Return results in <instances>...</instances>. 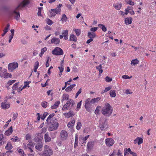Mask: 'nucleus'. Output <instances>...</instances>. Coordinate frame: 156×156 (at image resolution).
<instances>
[{
	"label": "nucleus",
	"mask_w": 156,
	"mask_h": 156,
	"mask_svg": "<svg viewBox=\"0 0 156 156\" xmlns=\"http://www.w3.org/2000/svg\"><path fill=\"white\" fill-rule=\"evenodd\" d=\"M101 112L103 115L109 116L112 112L113 108L110 104L106 102L105 103L104 106L102 108Z\"/></svg>",
	"instance_id": "f257e3e1"
},
{
	"label": "nucleus",
	"mask_w": 156,
	"mask_h": 156,
	"mask_svg": "<svg viewBox=\"0 0 156 156\" xmlns=\"http://www.w3.org/2000/svg\"><path fill=\"white\" fill-rule=\"evenodd\" d=\"M53 154V151L51 148L48 145H45L44 150L41 154L42 156H50Z\"/></svg>",
	"instance_id": "f03ea898"
},
{
	"label": "nucleus",
	"mask_w": 156,
	"mask_h": 156,
	"mask_svg": "<svg viewBox=\"0 0 156 156\" xmlns=\"http://www.w3.org/2000/svg\"><path fill=\"white\" fill-rule=\"evenodd\" d=\"M62 6V4H59L58 6V8L51 9L50 11V16H54L56 14H60L61 10L60 8Z\"/></svg>",
	"instance_id": "7ed1b4c3"
},
{
	"label": "nucleus",
	"mask_w": 156,
	"mask_h": 156,
	"mask_svg": "<svg viewBox=\"0 0 156 156\" xmlns=\"http://www.w3.org/2000/svg\"><path fill=\"white\" fill-rule=\"evenodd\" d=\"M75 104L74 101L71 99H70L69 101H67L66 103L63 106L62 109L63 111H66L67 110L70 106H73Z\"/></svg>",
	"instance_id": "20e7f679"
},
{
	"label": "nucleus",
	"mask_w": 156,
	"mask_h": 156,
	"mask_svg": "<svg viewBox=\"0 0 156 156\" xmlns=\"http://www.w3.org/2000/svg\"><path fill=\"white\" fill-rule=\"evenodd\" d=\"M18 67V64L16 62L9 63L8 66V69L10 72H13Z\"/></svg>",
	"instance_id": "39448f33"
},
{
	"label": "nucleus",
	"mask_w": 156,
	"mask_h": 156,
	"mask_svg": "<svg viewBox=\"0 0 156 156\" xmlns=\"http://www.w3.org/2000/svg\"><path fill=\"white\" fill-rule=\"evenodd\" d=\"M0 76L2 77L7 79L8 78H11L12 77V75L8 73L7 69H5L0 72Z\"/></svg>",
	"instance_id": "423d86ee"
},
{
	"label": "nucleus",
	"mask_w": 156,
	"mask_h": 156,
	"mask_svg": "<svg viewBox=\"0 0 156 156\" xmlns=\"http://www.w3.org/2000/svg\"><path fill=\"white\" fill-rule=\"evenodd\" d=\"M48 125L51 127H58L57 120L55 118H52L48 122H47Z\"/></svg>",
	"instance_id": "0eeeda50"
},
{
	"label": "nucleus",
	"mask_w": 156,
	"mask_h": 156,
	"mask_svg": "<svg viewBox=\"0 0 156 156\" xmlns=\"http://www.w3.org/2000/svg\"><path fill=\"white\" fill-rule=\"evenodd\" d=\"M52 54L56 55H60L63 54L62 50L59 47H56L52 51Z\"/></svg>",
	"instance_id": "6e6552de"
},
{
	"label": "nucleus",
	"mask_w": 156,
	"mask_h": 156,
	"mask_svg": "<svg viewBox=\"0 0 156 156\" xmlns=\"http://www.w3.org/2000/svg\"><path fill=\"white\" fill-rule=\"evenodd\" d=\"M91 104H93L91 102L90 98H88L85 101L84 107L86 110L90 112L91 111L90 107L91 106Z\"/></svg>",
	"instance_id": "1a4fd4ad"
},
{
	"label": "nucleus",
	"mask_w": 156,
	"mask_h": 156,
	"mask_svg": "<svg viewBox=\"0 0 156 156\" xmlns=\"http://www.w3.org/2000/svg\"><path fill=\"white\" fill-rule=\"evenodd\" d=\"M10 103L7 101H5L1 103V108L4 109H7L10 107Z\"/></svg>",
	"instance_id": "9d476101"
},
{
	"label": "nucleus",
	"mask_w": 156,
	"mask_h": 156,
	"mask_svg": "<svg viewBox=\"0 0 156 156\" xmlns=\"http://www.w3.org/2000/svg\"><path fill=\"white\" fill-rule=\"evenodd\" d=\"M60 136L61 140L63 141L67 139L68 137V134L66 131L62 130L61 132Z\"/></svg>",
	"instance_id": "9b49d317"
},
{
	"label": "nucleus",
	"mask_w": 156,
	"mask_h": 156,
	"mask_svg": "<svg viewBox=\"0 0 156 156\" xmlns=\"http://www.w3.org/2000/svg\"><path fill=\"white\" fill-rule=\"evenodd\" d=\"M105 143L106 145L109 147L113 145L114 144V141L112 138H109L105 140Z\"/></svg>",
	"instance_id": "f8f14e48"
},
{
	"label": "nucleus",
	"mask_w": 156,
	"mask_h": 156,
	"mask_svg": "<svg viewBox=\"0 0 156 156\" xmlns=\"http://www.w3.org/2000/svg\"><path fill=\"white\" fill-rule=\"evenodd\" d=\"M29 2L28 0H24L16 8V10L19 9L20 7H23L29 4Z\"/></svg>",
	"instance_id": "ddd939ff"
},
{
	"label": "nucleus",
	"mask_w": 156,
	"mask_h": 156,
	"mask_svg": "<svg viewBox=\"0 0 156 156\" xmlns=\"http://www.w3.org/2000/svg\"><path fill=\"white\" fill-rule=\"evenodd\" d=\"M60 41L59 39L56 37H53L51 40V44H59Z\"/></svg>",
	"instance_id": "4468645a"
},
{
	"label": "nucleus",
	"mask_w": 156,
	"mask_h": 156,
	"mask_svg": "<svg viewBox=\"0 0 156 156\" xmlns=\"http://www.w3.org/2000/svg\"><path fill=\"white\" fill-rule=\"evenodd\" d=\"M132 19L131 17H128L125 18V23L127 25L131 24L132 23Z\"/></svg>",
	"instance_id": "2eb2a0df"
},
{
	"label": "nucleus",
	"mask_w": 156,
	"mask_h": 156,
	"mask_svg": "<svg viewBox=\"0 0 156 156\" xmlns=\"http://www.w3.org/2000/svg\"><path fill=\"white\" fill-rule=\"evenodd\" d=\"M143 142V139L142 138L137 137L134 140V143L136 144L137 143L138 145H140Z\"/></svg>",
	"instance_id": "dca6fc26"
},
{
	"label": "nucleus",
	"mask_w": 156,
	"mask_h": 156,
	"mask_svg": "<svg viewBox=\"0 0 156 156\" xmlns=\"http://www.w3.org/2000/svg\"><path fill=\"white\" fill-rule=\"evenodd\" d=\"M69 95L67 94H64L62 96V99L61 101L62 103L64 101L69 100Z\"/></svg>",
	"instance_id": "f3484780"
},
{
	"label": "nucleus",
	"mask_w": 156,
	"mask_h": 156,
	"mask_svg": "<svg viewBox=\"0 0 156 156\" xmlns=\"http://www.w3.org/2000/svg\"><path fill=\"white\" fill-rule=\"evenodd\" d=\"M64 115L67 118H69L74 115V113L72 111H70L68 113H65L64 114Z\"/></svg>",
	"instance_id": "a211bd4d"
},
{
	"label": "nucleus",
	"mask_w": 156,
	"mask_h": 156,
	"mask_svg": "<svg viewBox=\"0 0 156 156\" xmlns=\"http://www.w3.org/2000/svg\"><path fill=\"white\" fill-rule=\"evenodd\" d=\"M12 15L14 16V18L16 20H18L20 17V15L19 12H17L16 10H15L13 12Z\"/></svg>",
	"instance_id": "6ab92c4d"
},
{
	"label": "nucleus",
	"mask_w": 156,
	"mask_h": 156,
	"mask_svg": "<svg viewBox=\"0 0 156 156\" xmlns=\"http://www.w3.org/2000/svg\"><path fill=\"white\" fill-rule=\"evenodd\" d=\"M113 6L117 10H120L122 7V4L119 2L113 5Z\"/></svg>",
	"instance_id": "aec40b11"
},
{
	"label": "nucleus",
	"mask_w": 156,
	"mask_h": 156,
	"mask_svg": "<svg viewBox=\"0 0 156 156\" xmlns=\"http://www.w3.org/2000/svg\"><path fill=\"white\" fill-rule=\"evenodd\" d=\"M77 40V39L76 36L73 34H72L70 35L69 37V41H73L74 42H76Z\"/></svg>",
	"instance_id": "412c9836"
},
{
	"label": "nucleus",
	"mask_w": 156,
	"mask_h": 156,
	"mask_svg": "<svg viewBox=\"0 0 156 156\" xmlns=\"http://www.w3.org/2000/svg\"><path fill=\"white\" fill-rule=\"evenodd\" d=\"M43 146V144L41 142L37 144L35 146V148L37 150L39 151H41L42 149Z\"/></svg>",
	"instance_id": "4be33fe9"
},
{
	"label": "nucleus",
	"mask_w": 156,
	"mask_h": 156,
	"mask_svg": "<svg viewBox=\"0 0 156 156\" xmlns=\"http://www.w3.org/2000/svg\"><path fill=\"white\" fill-rule=\"evenodd\" d=\"M44 138L45 142H49L51 141V139L49 136L48 133H47L45 134Z\"/></svg>",
	"instance_id": "5701e85b"
},
{
	"label": "nucleus",
	"mask_w": 156,
	"mask_h": 156,
	"mask_svg": "<svg viewBox=\"0 0 156 156\" xmlns=\"http://www.w3.org/2000/svg\"><path fill=\"white\" fill-rule=\"evenodd\" d=\"M75 86V84H71L70 86L66 87V88L65 90L66 92L70 91Z\"/></svg>",
	"instance_id": "b1692460"
},
{
	"label": "nucleus",
	"mask_w": 156,
	"mask_h": 156,
	"mask_svg": "<svg viewBox=\"0 0 156 156\" xmlns=\"http://www.w3.org/2000/svg\"><path fill=\"white\" fill-rule=\"evenodd\" d=\"M68 31L67 30H63L62 32V34L63 35L64 38L65 40H67L68 39Z\"/></svg>",
	"instance_id": "393cba45"
},
{
	"label": "nucleus",
	"mask_w": 156,
	"mask_h": 156,
	"mask_svg": "<svg viewBox=\"0 0 156 156\" xmlns=\"http://www.w3.org/2000/svg\"><path fill=\"white\" fill-rule=\"evenodd\" d=\"M139 62V61L137 58H136L132 60L131 63V65L132 66H135L136 65L138 64Z\"/></svg>",
	"instance_id": "a878e982"
},
{
	"label": "nucleus",
	"mask_w": 156,
	"mask_h": 156,
	"mask_svg": "<svg viewBox=\"0 0 156 156\" xmlns=\"http://www.w3.org/2000/svg\"><path fill=\"white\" fill-rule=\"evenodd\" d=\"M96 34L94 32L91 33L90 32H89L88 33V36L90 38L93 39L96 37Z\"/></svg>",
	"instance_id": "bb28decb"
},
{
	"label": "nucleus",
	"mask_w": 156,
	"mask_h": 156,
	"mask_svg": "<svg viewBox=\"0 0 156 156\" xmlns=\"http://www.w3.org/2000/svg\"><path fill=\"white\" fill-rule=\"evenodd\" d=\"M101 99L100 97H98L92 99L91 100V102L93 104L98 102Z\"/></svg>",
	"instance_id": "cd10ccee"
},
{
	"label": "nucleus",
	"mask_w": 156,
	"mask_h": 156,
	"mask_svg": "<svg viewBox=\"0 0 156 156\" xmlns=\"http://www.w3.org/2000/svg\"><path fill=\"white\" fill-rule=\"evenodd\" d=\"M67 18L66 15L64 14L62 16V17L61 19V21L62 22V23H64L67 21Z\"/></svg>",
	"instance_id": "c85d7f7f"
},
{
	"label": "nucleus",
	"mask_w": 156,
	"mask_h": 156,
	"mask_svg": "<svg viewBox=\"0 0 156 156\" xmlns=\"http://www.w3.org/2000/svg\"><path fill=\"white\" fill-rule=\"evenodd\" d=\"M12 127H10L8 130L5 132V134L7 136H9L12 133Z\"/></svg>",
	"instance_id": "c756f323"
},
{
	"label": "nucleus",
	"mask_w": 156,
	"mask_h": 156,
	"mask_svg": "<svg viewBox=\"0 0 156 156\" xmlns=\"http://www.w3.org/2000/svg\"><path fill=\"white\" fill-rule=\"evenodd\" d=\"M75 121L74 119H72L67 125V127H73L75 123Z\"/></svg>",
	"instance_id": "7c9ffc66"
},
{
	"label": "nucleus",
	"mask_w": 156,
	"mask_h": 156,
	"mask_svg": "<svg viewBox=\"0 0 156 156\" xmlns=\"http://www.w3.org/2000/svg\"><path fill=\"white\" fill-rule=\"evenodd\" d=\"M101 107L100 106H98L94 111V113L97 115H99L100 114V109Z\"/></svg>",
	"instance_id": "2f4dec72"
},
{
	"label": "nucleus",
	"mask_w": 156,
	"mask_h": 156,
	"mask_svg": "<svg viewBox=\"0 0 156 156\" xmlns=\"http://www.w3.org/2000/svg\"><path fill=\"white\" fill-rule=\"evenodd\" d=\"M97 69L99 71V74H101L103 72V70L102 69V65L101 64L100 65L98 66H97L96 67Z\"/></svg>",
	"instance_id": "473e14b6"
},
{
	"label": "nucleus",
	"mask_w": 156,
	"mask_h": 156,
	"mask_svg": "<svg viewBox=\"0 0 156 156\" xmlns=\"http://www.w3.org/2000/svg\"><path fill=\"white\" fill-rule=\"evenodd\" d=\"M94 142L92 141L90 142H89L87 145V147L88 149H91L92 147H93L94 145Z\"/></svg>",
	"instance_id": "72a5a7b5"
},
{
	"label": "nucleus",
	"mask_w": 156,
	"mask_h": 156,
	"mask_svg": "<svg viewBox=\"0 0 156 156\" xmlns=\"http://www.w3.org/2000/svg\"><path fill=\"white\" fill-rule=\"evenodd\" d=\"M12 146L10 142H8L5 147V148L7 150H9L10 149H12Z\"/></svg>",
	"instance_id": "f704fd0d"
},
{
	"label": "nucleus",
	"mask_w": 156,
	"mask_h": 156,
	"mask_svg": "<svg viewBox=\"0 0 156 156\" xmlns=\"http://www.w3.org/2000/svg\"><path fill=\"white\" fill-rule=\"evenodd\" d=\"M98 26L103 31L105 32L106 31V28L103 24H99L98 25Z\"/></svg>",
	"instance_id": "c9c22d12"
},
{
	"label": "nucleus",
	"mask_w": 156,
	"mask_h": 156,
	"mask_svg": "<svg viewBox=\"0 0 156 156\" xmlns=\"http://www.w3.org/2000/svg\"><path fill=\"white\" fill-rule=\"evenodd\" d=\"M73 30L75 32L77 36H79L80 34L81 33V29H74Z\"/></svg>",
	"instance_id": "e433bc0d"
},
{
	"label": "nucleus",
	"mask_w": 156,
	"mask_h": 156,
	"mask_svg": "<svg viewBox=\"0 0 156 156\" xmlns=\"http://www.w3.org/2000/svg\"><path fill=\"white\" fill-rule=\"evenodd\" d=\"M39 66V63L38 61H37L35 62V65L34 66V71L35 72H36L37 71V69L38 68Z\"/></svg>",
	"instance_id": "4c0bfd02"
},
{
	"label": "nucleus",
	"mask_w": 156,
	"mask_h": 156,
	"mask_svg": "<svg viewBox=\"0 0 156 156\" xmlns=\"http://www.w3.org/2000/svg\"><path fill=\"white\" fill-rule=\"evenodd\" d=\"M109 94L111 97L113 98L115 97L116 96V94L115 92V91L114 90H110Z\"/></svg>",
	"instance_id": "58836bf2"
},
{
	"label": "nucleus",
	"mask_w": 156,
	"mask_h": 156,
	"mask_svg": "<svg viewBox=\"0 0 156 156\" xmlns=\"http://www.w3.org/2000/svg\"><path fill=\"white\" fill-rule=\"evenodd\" d=\"M126 2L130 5H133L135 4L134 2H133L132 0H125Z\"/></svg>",
	"instance_id": "ea45409f"
},
{
	"label": "nucleus",
	"mask_w": 156,
	"mask_h": 156,
	"mask_svg": "<svg viewBox=\"0 0 156 156\" xmlns=\"http://www.w3.org/2000/svg\"><path fill=\"white\" fill-rule=\"evenodd\" d=\"M31 83V81H27L25 82H24V85L23 86V88H25L27 87H30V86L29 85V84Z\"/></svg>",
	"instance_id": "a19ab883"
},
{
	"label": "nucleus",
	"mask_w": 156,
	"mask_h": 156,
	"mask_svg": "<svg viewBox=\"0 0 156 156\" xmlns=\"http://www.w3.org/2000/svg\"><path fill=\"white\" fill-rule=\"evenodd\" d=\"M19 83H15L12 87V89L13 90H17L18 89V85Z\"/></svg>",
	"instance_id": "79ce46f5"
},
{
	"label": "nucleus",
	"mask_w": 156,
	"mask_h": 156,
	"mask_svg": "<svg viewBox=\"0 0 156 156\" xmlns=\"http://www.w3.org/2000/svg\"><path fill=\"white\" fill-rule=\"evenodd\" d=\"M54 116L55 114L54 113H52L50 115L47 119V122H48L52 118H53V117Z\"/></svg>",
	"instance_id": "37998d69"
},
{
	"label": "nucleus",
	"mask_w": 156,
	"mask_h": 156,
	"mask_svg": "<svg viewBox=\"0 0 156 156\" xmlns=\"http://www.w3.org/2000/svg\"><path fill=\"white\" fill-rule=\"evenodd\" d=\"M112 88V87H108L105 88V89L102 90L101 92V94H104V93L105 92H107L109 90Z\"/></svg>",
	"instance_id": "c03bdc74"
},
{
	"label": "nucleus",
	"mask_w": 156,
	"mask_h": 156,
	"mask_svg": "<svg viewBox=\"0 0 156 156\" xmlns=\"http://www.w3.org/2000/svg\"><path fill=\"white\" fill-rule=\"evenodd\" d=\"M82 101H81L80 102H78L77 103V107L76 108V110L77 111H78L80 108L81 104H82Z\"/></svg>",
	"instance_id": "a18cd8bd"
},
{
	"label": "nucleus",
	"mask_w": 156,
	"mask_h": 156,
	"mask_svg": "<svg viewBox=\"0 0 156 156\" xmlns=\"http://www.w3.org/2000/svg\"><path fill=\"white\" fill-rule=\"evenodd\" d=\"M9 24H7L6 27H5L4 30H3V32L6 34L9 30Z\"/></svg>",
	"instance_id": "49530a36"
},
{
	"label": "nucleus",
	"mask_w": 156,
	"mask_h": 156,
	"mask_svg": "<svg viewBox=\"0 0 156 156\" xmlns=\"http://www.w3.org/2000/svg\"><path fill=\"white\" fill-rule=\"evenodd\" d=\"M43 8V7H39L38 8L37 15L38 16H41V9Z\"/></svg>",
	"instance_id": "de8ad7c7"
},
{
	"label": "nucleus",
	"mask_w": 156,
	"mask_h": 156,
	"mask_svg": "<svg viewBox=\"0 0 156 156\" xmlns=\"http://www.w3.org/2000/svg\"><path fill=\"white\" fill-rule=\"evenodd\" d=\"M47 23L49 25H51L53 23V21L49 19H47Z\"/></svg>",
	"instance_id": "09e8293b"
},
{
	"label": "nucleus",
	"mask_w": 156,
	"mask_h": 156,
	"mask_svg": "<svg viewBox=\"0 0 156 156\" xmlns=\"http://www.w3.org/2000/svg\"><path fill=\"white\" fill-rule=\"evenodd\" d=\"M81 91H82V89L81 88H80L78 90V91L76 93V95L75 96V98H76L81 93Z\"/></svg>",
	"instance_id": "8fccbe9b"
},
{
	"label": "nucleus",
	"mask_w": 156,
	"mask_h": 156,
	"mask_svg": "<svg viewBox=\"0 0 156 156\" xmlns=\"http://www.w3.org/2000/svg\"><path fill=\"white\" fill-rule=\"evenodd\" d=\"M47 102L46 101H43L41 104V106L44 108H45L47 107Z\"/></svg>",
	"instance_id": "3c124183"
},
{
	"label": "nucleus",
	"mask_w": 156,
	"mask_h": 156,
	"mask_svg": "<svg viewBox=\"0 0 156 156\" xmlns=\"http://www.w3.org/2000/svg\"><path fill=\"white\" fill-rule=\"evenodd\" d=\"M105 80L107 82H110L112 81V79L109 77L107 76L105 78Z\"/></svg>",
	"instance_id": "603ef678"
},
{
	"label": "nucleus",
	"mask_w": 156,
	"mask_h": 156,
	"mask_svg": "<svg viewBox=\"0 0 156 156\" xmlns=\"http://www.w3.org/2000/svg\"><path fill=\"white\" fill-rule=\"evenodd\" d=\"M16 81V80H9L8 82V84L9 86L11 85L12 84L14 83Z\"/></svg>",
	"instance_id": "864d4df0"
},
{
	"label": "nucleus",
	"mask_w": 156,
	"mask_h": 156,
	"mask_svg": "<svg viewBox=\"0 0 156 156\" xmlns=\"http://www.w3.org/2000/svg\"><path fill=\"white\" fill-rule=\"evenodd\" d=\"M132 76H129L128 75H124L122 76V78L124 79H129L132 78Z\"/></svg>",
	"instance_id": "5fc2aeb1"
},
{
	"label": "nucleus",
	"mask_w": 156,
	"mask_h": 156,
	"mask_svg": "<svg viewBox=\"0 0 156 156\" xmlns=\"http://www.w3.org/2000/svg\"><path fill=\"white\" fill-rule=\"evenodd\" d=\"M78 138L77 137L76 135V138L75 140V147H76V146H77L78 145Z\"/></svg>",
	"instance_id": "6e6d98bb"
},
{
	"label": "nucleus",
	"mask_w": 156,
	"mask_h": 156,
	"mask_svg": "<svg viewBox=\"0 0 156 156\" xmlns=\"http://www.w3.org/2000/svg\"><path fill=\"white\" fill-rule=\"evenodd\" d=\"M47 48L46 47H44L42 48L41 51V54H43L44 53L47 51Z\"/></svg>",
	"instance_id": "4d7b16f0"
},
{
	"label": "nucleus",
	"mask_w": 156,
	"mask_h": 156,
	"mask_svg": "<svg viewBox=\"0 0 156 156\" xmlns=\"http://www.w3.org/2000/svg\"><path fill=\"white\" fill-rule=\"evenodd\" d=\"M18 152L20 153V154L23 156H24V152L22 149H20L18 151Z\"/></svg>",
	"instance_id": "13d9d810"
},
{
	"label": "nucleus",
	"mask_w": 156,
	"mask_h": 156,
	"mask_svg": "<svg viewBox=\"0 0 156 156\" xmlns=\"http://www.w3.org/2000/svg\"><path fill=\"white\" fill-rule=\"evenodd\" d=\"M60 104V101H56L55 102L54 105H55L57 107V108H58V105Z\"/></svg>",
	"instance_id": "bf43d9fd"
},
{
	"label": "nucleus",
	"mask_w": 156,
	"mask_h": 156,
	"mask_svg": "<svg viewBox=\"0 0 156 156\" xmlns=\"http://www.w3.org/2000/svg\"><path fill=\"white\" fill-rule=\"evenodd\" d=\"M60 104V101H56L55 102L54 105H55L57 107V108H58V105Z\"/></svg>",
	"instance_id": "052dcab7"
},
{
	"label": "nucleus",
	"mask_w": 156,
	"mask_h": 156,
	"mask_svg": "<svg viewBox=\"0 0 156 156\" xmlns=\"http://www.w3.org/2000/svg\"><path fill=\"white\" fill-rule=\"evenodd\" d=\"M98 29V27H92L90 29V30L91 31L95 32Z\"/></svg>",
	"instance_id": "680f3d73"
},
{
	"label": "nucleus",
	"mask_w": 156,
	"mask_h": 156,
	"mask_svg": "<svg viewBox=\"0 0 156 156\" xmlns=\"http://www.w3.org/2000/svg\"><path fill=\"white\" fill-rule=\"evenodd\" d=\"M57 128V127H49L48 130L49 131H52L56 130Z\"/></svg>",
	"instance_id": "e2e57ef3"
},
{
	"label": "nucleus",
	"mask_w": 156,
	"mask_h": 156,
	"mask_svg": "<svg viewBox=\"0 0 156 156\" xmlns=\"http://www.w3.org/2000/svg\"><path fill=\"white\" fill-rule=\"evenodd\" d=\"M126 9H127L129 11H130L133 10V7L128 6L127 8H126Z\"/></svg>",
	"instance_id": "0e129e2a"
},
{
	"label": "nucleus",
	"mask_w": 156,
	"mask_h": 156,
	"mask_svg": "<svg viewBox=\"0 0 156 156\" xmlns=\"http://www.w3.org/2000/svg\"><path fill=\"white\" fill-rule=\"evenodd\" d=\"M49 58V57H48V59L47 61L46 62V63L45 64V66H46V67H48L49 66V64L48 63Z\"/></svg>",
	"instance_id": "69168bd1"
},
{
	"label": "nucleus",
	"mask_w": 156,
	"mask_h": 156,
	"mask_svg": "<svg viewBox=\"0 0 156 156\" xmlns=\"http://www.w3.org/2000/svg\"><path fill=\"white\" fill-rule=\"evenodd\" d=\"M90 130V129L89 127H86L83 130L84 133H87Z\"/></svg>",
	"instance_id": "338daca9"
},
{
	"label": "nucleus",
	"mask_w": 156,
	"mask_h": 156,
	"mask_svg": "<svg viewBox=\"0 0 156 156\" xmlns=\"http://www.w3.org/2000/svg\"><path fill=\"white\" fill-rule=\"evenodd\" d=\"M58 68L59 69L60 73H62L64 70V68L62 66H59Z\"/></svg>",
	"instance_id": "774afa93"
}]
</instances>
